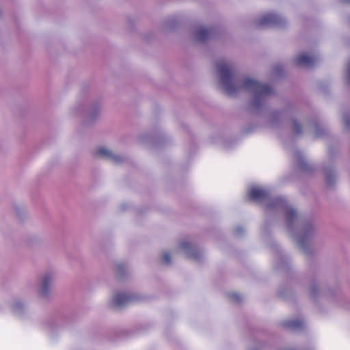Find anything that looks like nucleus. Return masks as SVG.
I'll return each mask as SVG.
<instances>
[{
    "label": "nucleus",
    "mask_w": 350,
    "mask_h": 350,
    "mask_svg": "<svg viewBox=\"0 0 350 350\" xmlns=\"http://www.w3.org/2000/svg\"><path fill=\"white\" fill-rule=\"evenodd\" d=\"M217 67L226 93L233 95L240 90H245L254 94V105L258 106L265 98L273 93V90L267 84H262L250 78H245L241 85L233 83V75L231 68L224 61L218 62Z\"/></svg>",
    "instance_id": "1"
},
{
    "label": "nucleus",
    "mask_w": 350,
    "mask_h": 350,
    "mask_svg": "<svg viewBox=\"0 0 350 350\" xmlns=\"http://www.w3.org/2000/svg\"><path fill=\"white\" fill-rule=\"evenodd\" d=\"M251 200L257 202L265 201L269 196L267 190L260 187H253L248 193Z\"/></svg>",
    "instance_id": "2"
},
{
    "label": "nucleus",
    "mask_w": 350,
    "mask_h": 350,
    "mask_svg": "<svg viewBox=\"0 0 350 350\" xmlns=\"http://www.w3.org/2000/svg\"><path fill=\"white\" fill-rule=\"evenodd\" d=\"M283 23L282 18L273 13H269L264 15L259 21V25H279Z\"/></svg>",
    "instance_id": "3"
},
{
    "label": "nucleus",
    "mask_w": 350,
    "mask_h": 350,
    "mask_svg": "<svg viewBox=\"0 0 350 350\" xmlns=\"http://www.w3.org/2000/svg\"><path fill=\"white\" fill-rule=\"evenodd\" d=\"M284 204V211L286 213V218L288 222H291L297 216L296 211L291 207L285 204V200L282 198H278L274 200L271 203V206H282Z\"/></svg>",
    "instance_id": "4"
},
{
    "label": "nucleus",
    "mask_w": 350,
    "mask_h": 350,
    "mask_svg": "<svg viewBox=\"0 0 350 350\" xmlns=\"http://www.w3.org/2000/svg\"><path fill=\"white\" fill-rule=\"evenodd\" d=\"M137 297L134 295H129L119 293L114 298L113 302L117 306H123L124 305L135 302Z\"/></svg>",
    "instance_id": "5"
},
{
    "label": "nucleus",
    "mask_w": 350,
    "mask_h": 350,
    "mask_svg": "<svg viewBox=\"0 0 350 350\" xmlns=\"http://www.w3.org/2000/svg\"><path fill=\"white\" fill-rule=\"evenodd\" d=\"M295 64L301 67H310L316 62L314 57H309L306 54H301L295 59Z\"/></svg>",
    "instance_id": "6"
},
{
    "label": "nucleus",
    "mask_w": 350,
    "mask_h": 350,
    "mask_svg": "<svg viewBox=\"0 0 350 350\" xmlns=\"http://www.w3.org/2000/svg\"><path fill=\"white\" fill-rule=\"evenodd\" d=\"M96 154L102 157L112 159L115 161H120L121 158L113 155L110 151L105 148H100L96 151Z\"/></svg>",
    "instance_id": "7"
},
{
    "label": "nucleus",
    "mask_w": 350,
    "mask_h": 350,
    "mask_svg": "<svg viewBox=\"0 0 350 350\" xmlns=\"http://www.w3.org/2000/svg\"><path fill=\"white\" fill-rule=\"evenodd\" d=\"M210 33V29L200 27L197 30L196 36L198 40L202 41L206 40L209 36Z\"/></svg>",
    "instance_id": "8"
},
{
    "label": "nucleus",
    "mask_w": 350,
    "mask_h": 350,
    "mask_svg": "<svg viewBox=\"0 0 350 350\" xmlns=\"http://www.w3.org/2000/svg\"><path fill=\"white\" fill-rule=\"evenodd\" d=\"M304 321L301 319L292 320L284 323L286 327L293 329L301 328L304 327Z\"/></svg>",
    "instance_id": "9"
},
{
    "label": "nucleus",
    "mask_w": 350,
    "mask_h": 350,
    "mask_svg": "<svg viewBox=\"0 0 350 350\" xmlns=\"http://www.w3.org/2000/svg\"><path fill=\"white\" fill-rule=\"evenodd\" d=\"M51 280V277L49 275H46L42 280V286L41 290L42 295H46L49 291V284Z\"/></svg>",
    "instance_id": "10"
},
{
    "label": "nucleus",
    "mask_w": 350,
    "mask_h": 350,
    "mask_svg": "<svg viewBox=\"0 0 350 350\" xmlns=\"http://www.w3.org/2000/svg\"><path fill=\"white\" fill-rule=\"evenodd\" d=\"M293 128L294 129V131L296 133H300L301 131V128L300 124L297 122H296L295 120H294L293 122Z\"/></svg>",
    "instance_id": "11"
},
{
    "label": "nucleus",
    "mask_w": 350,
    "mask_h": 350,
    "mask_svg": "<svg viewBox=\"0 0 350 350\" xmlns=\"http://www.w3.org/2000/svg\"><path fill=\"white\" fill-rule=\"evenodd\" d=\"M163 261L166 264H170L171 262V256H170V254L169 252L164 253L163 254Z\"/></svg>",
    "instance_id": "12"
},
{
    "label": "nucleus",
    "mask_w": 350,
    "mask_h": 350,
    "mask_svg": "<svg viewBox=\"0 0 350 350\" xmlns=\"http://www.w3.org/2000/svg\"><path fill=\"white\" fill-rule=\"evenodd\" d=\"M230 298L232 301H239L241 300L240 296L237 294L231 295Z\"/></svg>",
    "instance_id": "13"
},
{
    "label": "nucleus",
    "mask_w": 350,
    "mask_h": 350,
    "mask_svg": "<svg viewBox=\"0 0 350 350\" xmlns=\"http://www.w3.org/2000/svg\"><path fill=\"white\" fill-rule=\"evenodd\" d=\"M345 123L347 128L350 127V119L349 118H345Z\"/></svg>",
    "instance_id": "14"
},
{
    "label": "nucleus",
    "mask_w": 350,
    "mask_h": 350,
    "mask_svg": "<svg viewBox=\"0 0 350 350\" xmlns=\"http://www.w3.org/2000/svg\"><path fill=\"white\" fill-rule=\"evenodd\" d=\"M181 246L183 249H187V248L190 247L189 244L188 243H185V242L182 243Z\"/></svg>",
    "instance_id": "15"
},
{
    "label": "nucleus",
    "mask_w": 350,
    "mask_h": 350,
    "mask_svg": "<svg viewBox=\"0 0 350 350\" xmlns=\"http://www.w3.org/2000/svg\"><path fill=\"white\" fill-rule=\"evenodd\" d=\"M117 269L118 271H122L123 269V265H118L117 267Z\"/></svg>",
    "instance_id": "16"
},
{
    "label": "nucleus",
    "mask_w": 350,
    "mask_h": 350,
    "mask_svg": "<svg viewBox=\"0 0 350 350\" xmlns=\"http://www.w3.org/2000/svg\"><path fill=\"white\" fill-rule=\"evenodd\" d=\"M350 1V0H349Z\"/></svg>",
    "instance_id": "17"
}]
</instances>
